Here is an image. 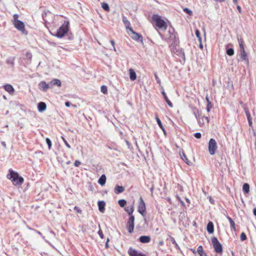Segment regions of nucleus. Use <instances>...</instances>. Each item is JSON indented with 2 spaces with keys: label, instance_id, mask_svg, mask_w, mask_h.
I'll return each mask as SVG.
<instances>
[{
  "label": "nucleus",
  "instance_id": "obj_1",
  "mask_svg": "<svg viewBox=\"0 0 256 256\" xmlns=\"http://www.w3.org/2000/svg\"><path fill=\"white\" fill-rule=\"evenodd\" d=\"M152 20L158 28L164 30H166L167 24L166 22L162 18L161 16L158 14H154L152 16Z\"/></svg>",
  "mask_w": 256,
  "mask_h": 256
},
{
  "label": "nucleus",
  "instance_id": "obj_2",
  "mask_svg": "<svg viewBox=\"0 0 256 256\" xmlns=\"http://www.w3.org/2000/svg\"><path fill=\"white\" fill-rule=\"evenodd\" d=\"M10 179H11L15 185H21L24 182V178L19 176L18 172H14L12 170L10 169Z\"/></svg>",
  "mask_w": 256,
  "mask_h": 256
},
{
  "label": "nucleus",
  "instance_id": "obj_3",
  "mask_svg": "<svg viewBox=\"0 0 256 256\" xmlns=\"http://www.w3.org/2000/svg\"><path fill=\"white\" fill-rule=\"evenodd\" d=\"M69 22L64 21L63 24L58 30L56 36L58 38H62L68 30Z\"/></svg>",
  "mask_w": 256,
  "mask_h": 256
},
{
  "label": "nucleus",
  "instance_id": "obj_4",
  "mask_svg": "<svg viewBox=\"0 0 256 256\" xmlns=\"http://www.w3.org/2000/svg\"><path fill=\"white\" fill-rule=\"evenodd\" d=\"M212 242L216 252L217 254L222 253V246L221 244L218 240V238L216 237L212 238Z\"/></svg>",
  "mask_w": 256,
  "mask_h": 256
},
{
  "label": "nucleus",
  "instance_id": "obj_5",
  "mask_svg": "<svg viewBox=\"0 0 256 256\" xmlns=\"http://www.w3.org/2000/svg\"><path fill=\"white\" fill-rule=\"evenodd\" d=\"M208 148L210 155H214L216 153L218 146L215 140L212 138L210 140Z\"/></svg>",
  "mask_w": 256,
  "mask_h": 256
},
{
  "label": "nucleus",
  "instance_id": "obj_6",
  "mask_svg": "<svg viewBox=\"0 0 256 256\" xmlns=\"http://www.w3.org/2000/svg\"><path fill=\"white\" fill-rule=\"evenodd\" d=\"M130 31L131 32L130 36L133 40L137 42H140L142 43V42L143 38L140 34L134 32L132 28H130Z\"/></svg>",
  "mask_w": 256,
  "mask_h": 256
},
{
  "label": "nucleus",
  "instance_id": "obj_7",
  "mask_svg": "<svg viewBox=\"0 0 256 256\" xmlns=\"http://www.w3.org/2000/svg\"><path fill=\"white\" fill-rule=\"evenodd\" d=\"M134 216H130L128 220V222L127 224V230L129 233L131 234L134 232Z\"/></svg>",
  "mask_w": 256,
  "mask_h": 256
},
{
  "label": "nucleus",
  "instance_id": "obj_8",
  "mask_svg": "<svg viewBox=\"0 0 256 256\" xmlns=\"http://www.w3.org/2000/svg\"><path fill=\"white\" fill-rule=\"evenodd\" d=\"M14 27L19 31L24 33L25 31V27L24 23L21 20H16L14 22Z\"/></svg>",
  "mask_w": 256,
  "mask_h": 256
},
{
  "label": "nucleus",
  "instance_id": "obj_9",
  "mask_svg": "<svg viewBox=\"0 0 256 256\" xmlns=\"http://www.w3.org/2000/svg\"><path fill=\"white\" fill-rule=\"evenodd\" d=\"M140 202L138 204V212L142 216H144L146 212V205L145 203L142 198H140Z\"/></svg>",
  "mask_w": 256,
  "mask_h": 256
},
{
  "label": "nucleus",
  "instance_id": "obj_10",
  "mask_svg": "<svg viewBox=\"0 0 256 256\" xmlns=\"http://www.w3.org/2000/svg\"><path fill=\"white\" fill-rule=\"evenodd\" d=\"M128 254L130 256H146V255L141 252H138L137 250L130 248L128 250Z\"/></svg>",
  "mask_w": 256,
  "mask_h": 256
},
{
  "label": "nucleus",
  "instance_id": "obj_11",
  "mask_svg": "<svg viewBox=\"0 0 256 256\" xmlns=\"http://www.w3.org/2000/svg\"><path fill=\"white\" fill-rule=\"evenodd\" d=\"M168 32L170 34V38L173 40L172 44H176L178 42V38L176 37V34L174 32V29L172 28L171 30H169Z\"/></svg>",
  "mask_w": 256,
  "mask_h": 256
},
{
  "label": "nucleus",
  "instance_id": "obj_12",
  "mask_svg": "<svg viewBox=\"0 0 256 256\" xmlns=\"http://www.w3.org/2000/svg\"><path fill=\"white\" fill-rule=\"evenodd\" d=\"M40 88L43 92H46L48 89L50 88V84L46 83L44 81H42L39 83Z\"/></svg>",
  "mask_w": 256,
  "mask_h": 256
},
{
  "label": "nucleus",
  "instance_id": "obj_13",
  "mask_svg": "<svg viewBox=\"0 0 256 256\" xmlns=\"http://www.w3.org/2000/svg\"><path fill=\"white\" fill-rule=\"evenodd\" d=\"M50 88H52L54 86H56L58 87L61 86L62 83L60 80L54 78L50 82Z\"/></svg>",
  "mask_w": 256,
  "mask_h": 256
},
{
  "label": "nucleus",
  "instance_id": "obj_14",
  "mask_svg": "<svg viewBox=\"0 0 256 256\" xmlns=\"http://www.w3.org/2000/svg\"><path fill=\"white\" fill-rule=\"evenodd\" d=\"M139 241L143 244H146L150 242V237L148 236H142L138 239Z\"/></svg>",
  "mask_w": 256,
  "mask_h": 256
},
{
  "label": "nucleus",
  "instance_id": "obj_15",
  "mask_svg": "<svg viewBox=\"0 0 256 256\" xmlns=\"http://www.w3.org/2000/svg\"><path fill=\"white\" fill-rule=\"evenodd\" d=\"M38 110L40 112H44L46 108V105L44 102H40L38 104Z\"/></svg>",
  "mask_w": 256,
  "mask_h": 256
},
{
  "label": "nucleus",
  "instance_id": "obj_16",
  "mask_svg": "<svg viewBox=\"0 0 256 256\" xmlns=\"http://www.w3.org/2000/svg\"><path fill=\"white\" fill-rule=\"evenodd\" d=\"M98 205L100 212H104L105 210V202L103 200H100L98 202Z\"/></svg>",
  "mask_w": 256,
  "mask_h": 256
},
{
  "label": "nucleus",
  "instance_id": "obj_17",
  "mask_svg": "<svg viewBox=\"0 0 256 256\" xmlns=\"http://www.w3.org/2000/svg\"><path fill=\"white\" fill-rule=\"evenodd\" d=\"M4 90L10 94H12L14 92L13 86L10 84H6L4 85Z\"/></svg>",
  "mask_w": 256,
  "mask_h": 256
},
{
  "label": "nucleus",
  "instance_id": "obj_18",
  "mask_svg": "<svg viewBox=\"0 0 256 256\" xmlns=\"http://www.w3.org/2000/svg\"><path fill=\"white\" fill-rule=\"evenodd\" d=\"M162 95L163 96L166 102V103L168 104L170 107V108H172L173 107V104H172V102L169 100V99L168 98L166 92H164V89L162 88Z\"/></svg>",
  "mask_w": 256,
  "mask_h": 256
},
{
  "label": "nucleus",
  "instance_id": "obj_19",
  "mask_svg": "<svg viewBox=\"0 0 256 256\" xmlns=\"http://www.w3.org/2000/svg\"><path fill=\"white\" fill-rule=\"evenodd\" d=\"M206 230L209 234H212L214 232V226L212 222H209L207 224Z\"/></svg>",
  "mask_w": 256,
  "mask_h": 256
},
{
  "label": "nucleus",
  "instance_id": "obj_20",
  "mask_svg": "<svg viewBox=\"0 0 256 256\" xmlns=\"http://www.w3.org/2000/svg\"><path fill=\"white\" fill-rule=\"evenodd\" d=\"M124 188L122 186H120L118 185H116L114 190V192L116 194H120V193H122L124 192Z\"/></svg>",
  "mask_w": 256,
  "mask_h": 256
},
{
  "label": "nucleus",
  "instance_id": "obj_21",
  "mask_svg": "<svg viewBox=\"0 0 256 256\" xmlns=\"http://www.w3.org/2000/svg\"><path fill=\"white\" fill-rule=\"evenodd\" d=\"M106 178L105 174H103L101 176L98 180V183L102 186H104L106 182Z\"/></svg>",
  "mask_w": 256,
  "mask_h": 256
},
{
  "label": "nucleus",
  "instance_id": "obj_22",
  "mask_svg": "<svg viewBox=\"0 0 256 256\" xmlns=\"http://www.w3.org/2000/svg\"><path fill=\"white\" fill-rule=\"evenodd\" d=\"M129 72H130V78L131 80H136V75L135 71L132 69L130 68L129 70Z\"/></svg>",
  "mask_w": 256,
  "mask_h": 256
},
{
  "label": "nucleus",
  "instance_id": "obj_23",
  "mask_svg": "<svg viewBox=\"0 0 256 256\" xmlns=\"http://www.w3.org/2000/svg\"><path fill=\"white\" fill-rule=\"evenodd\" d=\"M124 210L130 216H133L132 213L134 211V206L133 204L131 205L130 207L127 206L125 208Z\"/></svg>",
  "mask_w": 256,
  "mask_h": 256
},
{
  "label": "nucleus",
  "instance_id": "obj_24",
  "mask_svg": "<svg viewBox=\"0 0 256 256\" xmlns=\"http://www.w3.org/2000/svg\"><path fill=\"white\" fill-rule=\"evenodd\" d=\"M122 22L125 25V26L126 29H128L130 30V22L127 20L125 16H122Z\"/></svg>",
  "mask_w": 256,
  "mask_h": 256
},
{
  "label": "nucleus",
  "instance_id": "obj_25",
  "mask_svg": "<svg viewBox=\"0 0 256 256\" xmlns=\"http://www.w3.org/2000/svg\"><path fill=\"white\" fill-rule=\"evenodd\" d=\"M240 57L241 60H246L247 62H248L247 54L244 50L240 51Z\"/></svg>",
  "mask_w": 256,
  "mask_h": 256
},
{
  "label": "nucleus",
  "instance_id": "obj_26",
  "mask_svg": "<svg viewBox=\"0 0 256 256\" xmlns=\"http://www.w3.org/2000/svg\"><path fill=\"white\" fill-rule=\"evenodd\" d=\"M197 252L199 254L200 256H208L206 254L204 251L202 246H200L198 248Z\"/></svg>",
  "mask_w": 256,
  "mask_h": 256
},
{
  "label": "nucleus",
  "instance_id": "obj_27",
  "mask_svg": "<svg viewBox=\"0 0 256 256\" xmlns=\"http://www.w3.org/2000/svg\"><path fill=\"white\" fill-rule=\"evenodd\" d=\"M180 155L181 158L187 164L190 166L192 164V162H190V161L188 159L186 155L185 154L184 152H182V154H180Z\"/></svg>",
  "mask_w": 256,
  "mask_h": 256
},
{
  "label": "nucleus",
  "instance_id": "obj_28",
  "mask_svg": "<svg viewBox=\"0 0 256 256\" xmlns=\"http://www.w3.org/2000/svg\"><path fill=\"white\" fill-rule=\"evenodd\" d=\"M242 190L244 193L248 194L250 192V186L248 183H244L242 186Z\"/></svg>",
  "mask_w": 256,
  "mask_h": 256
},
{
  "label": "nucleus",
  "instance_id": "obj_29",
  "mask_svg": "<svg viewBox=\"0 0 256 256\" xmlns=\"http://www.w3.org/2000/svg\"><path fill=\"white\" fill-rule=\"evenodd\" d=\"M156 121L157 122L158 124V125L160 128L162 130V131L164 132V134H166V130H165L164 127L162 126V123L161 122V120L158 118V116H156Z\"/></svg>",
  "mask_w": 256,
  "mask_h": 256
},
{
  "label": "nucleus",
  "instance_id": "obj_30",
  "mask_svg": "<svg viewBox=\"0 0 256 256\" xmlns=\"http://www.w3.org/2000/svg\"><path fill=\"white\" fill-rule=\"evenodd\" d=\"M227 218L228 220L230 223V228L234 230H236V226H235V223L234 222V221L232 220V219L230 218V216H227Z\"/></svg>",
  "mask_w": 256,
  "mask_h": 256
},
{
  "label": "nucleus",
  "instance_id": "obj_31",
  "mask_svg": "<svg viewBox=\"0 0 256 256\" xmlns=\"http://www.w3.org/2000/svg\"><path fill=\"white\" fill-rule=\"evenodd\" d=\"M244 112L246 114L247 118H251L249 110L246 106H244Z\"/></svg>",
  "mask_w": 256,
  "mask_h": 256
},
{
  "label": "nucleus",
  "instance_id": "obj_32",
  "mask_svg": "<svg viewBox=\"0 0 256 256\" xmlns=\"http://www.w3.org/2000/svg\"><path fill=\"white\" fill-rule=\"evenodd\" d=\"M226 53L228 55L232 56L234 54V50L233 48H226Z\"/></svg>",
  "mask_w": 256,
  "mask_h": 256
},
{
  "label": "nucleus",
  "instance_id": "obj_33",
  "mask_svg": "<svg viewBox=\"0 0 256 256\" xmlns=\"http://www.w3.org/2000/svg\"><path fill=\"white\" fill-rule=\"evenodd\" d=\"M118 204L120 206V207H124L125 206V205L126 204V200H124V199H122V200H120L118 201Z\"/></svg>",
  "mask_w": 256,
  "mask_h": 256
},
{
  "label": "nucleus",
  "instance_id": "obj_34",
  "mask_svg": "<svg viewBox=\"0 0 256 256\" xmlns=\"http://www.w3.org/2000/svg\"><path fill=\"white\" fill-rule=\"evenodd\" d=\"M102 8L106 11L108 12L110 10V7L107 3L104 2L102 4Z\"/></svg>",
  "mask_w": 256,
  "mask_h": 256
},
{
  "label": "nucleus",
  "instance_id": "obj_35",
  "mask_svg": "<svg viewBox=\"0 0 256 256\" xmlns=\"http://www.w3.org/2000/svg\"><path fill=\"white\" fill-rule=\"evenodd\" d=\"M195 34L196 35V38H198V42H201V41L202 40V38L200 36V32L198 30H196Z\"/></svg>",
  "mask_w": 256,
  "mask_h": 256
},
{
  "label": "nucleus",
  "instance_id": "obj_36",
  "mask_svg": "<svg viewBox=\"0 0 256 256\" xmlns=\"http://www.w3.org/2000/svg\"><path fill=\"white\" fill-rule=\"evenodd\" d=\"M14 58H10L8 59L6 62L8 64H11V65L13 66L14 64Z\"/></svg>",
  "mask_w": 256,
  "mask_h": 256
},
{
  "label": "nucleus",
  "instance_id": "obj_37",
  "mask_svg": "<svg viewBox=\"0 0 256 256\" xmlns=\"http://www.w3.org/2000/svg\"><path fill=\"white\" fill-rule=\"evenodd\" d=\"M100 90H101V92L104 94H106L107 93V92H108V88H107V86H101V88H100Z\"/></svg>",
  "mask_w": 256,
  "mask_h": 256
},
{
  "label": "nucleus",
  "instance_id": "obj_38",
  "mask_svg": "<svg viewBox=\"0 0 256 256\" xmlns=\"http://www.w3.org/2000/svg\"><path fill=\"white\" fill-rule=\"evenodd\" d=\"M46 144L48 146V148L50 149L52 146V142H51L49 138H47L46 140Z\"/></svg>",
  "mask_w": 256,
  "mask_h": 256
},
{
  "label": "nucleus",
  "instance_id": "obj_39",
  "mask_svg": "<svg viewBox=\"0 0 256 256\" xmlns=\"http://www.w3.org/2000/svg\"><path fill=\"white\" fill-rule=\"evenodd\" d=\"M183 10L184 12L188 14L190 16H191L192 14V11L188 8H184Z\"/></svg>",
  "mask_w": 256,
  "mask_h": 256
},
{
  "label": "nucleus",
  "instance_id": "obj_40",
  "mask_svg": "<svg viewBox=\"0 0 256 256\" xmlns=\"http://www.w3.org/2000/svg\"><path fill=\"white\" fill-rule=\"evenodd\" d=\"M195 118H196L198 122H200V112L198 111V112H194L192 113Z\"/></svg>",
  "mask_w": 256,
  "mask_h": 256
},
{
  "label": "nucleus",
  "instance_id": "obj_41",
  "mask_svg": "<svg viewBox=\"0 0 256 256\" xmlns=\"http://www.w3.org/2000/svg\"><path fill=\"white\" fill-rule=\"evenodd\" d=\"M240 238L242 241H244L246 239V236L244 232H242L240 234Z\"/></svg>",
  "mask_w": 256,
  "mask_h": 256
},
{
  "label": "nucleus",
  "instance_id": "obj_42",
  "mask_svg": "<svg viewBox=\"0 0 256 256\" xmlns=\"http://www.w3.org/2000/svg\"><path fill=\"white\" fill-rule=\"evenodd\" d=\"M212 103L207 104L206 110L208 112H210V109L212 108Z\"/></svg>",
  "mask_w": 256,
  "mask_h": 256
},
{
  "label": "nucleus",
  "instance_id": "obj_43",
  "mask_svg": "<svg viewBox=\"0 0 256 256\" xmlns=\"http://www.w3.org/2000/svg\"><path fill=\"white\" fill-rule=\"evenodd\" d=\"M170 240H171L172 242L174 244V246L176 248H178V246L174 238L171 237Z\"/></svg>",
  "mask_w": 256,
  "mask_h": 256
},
{
  "label": "nucleus",
  "instance_id": "obj_44",
  "mask_svg": "<svg viewBox=\"0 0 256 256\" xmlns=\"http://www.w3.org/2000/svg\"><path fill=\"white\" fill-rule=\"evenodd\" d=\"M154 75V77H155V78H156V80L157 83L160 84V78H158V75L156 73H155Z\"/></svg>",
  "mask_w": 256,
  "mask_h": 256
},
{
  "label": "nucleus",
  "instance_id": "obj_45",
  "mask_svg": "<svg viewBox=\"0 0 256 256\" xmlns=\"http://www.w3.org/2000/svg\"><path fill=\"white\" fill-rule=\"evenodd\" d=\"M194 136H195V138H196L198 139H199L200 138H201L202 137V134L200 133V132H196L194 134Z\"/></svg>",
  "mask_w": 256,
  "mask_h": 256
},
{
  "label": "nucleus",
  "instance_id": "obj_46",
  "mask_svg": "<svg viewBox=\"0 0 256 256\" xmlns=\"http://www.w3.org/2000/svg\"><path fill=\"white\" fill-rule=\"evenodd\" d=\"M64 142L66 146L68 148H70V144H68V142H67V141L64 138V137H62Z\"/></svg>",
  "mask_w": 256,
  "mask_h": 256
},
{
  "label": "nucleus",
  "instance_id": "obj_47",
  "mask_svg": "<svg viewBox=\"0 0 256 256\" xmlns=\"http://www.w3.org/2000/svg\"><path fill=\"white\" fill-rule=\"evenodd\" d=\"M98 234L99 235V236L102 238H103L104 237V234H103V232H102V230H100L98 231Z\"/></svg>",
  "mask_w": 256,
  "mask_h": 256
},
{
  "label": "nucleus",
  "instance_id": "obj_48",
  "mask_svg": "<svg viewBox=\"0 0 256 256\" xmlns=\"http://www.w3.org/2000/svg\"><path fill=\"white\" fill-rule=\"evenodd\" d=\"M19 17V16L18 14H14L13 16V18H14V22H16V20H18V18Z\"/></svg>",
  "mask_w": 256,
  "mask_h": 256
},
{
  "label": "nucleus",
  "instance_id": "obj_49",
  "mask_svg": "<svg viewBox=\"0 0 256 256\" xmlns=\"http://www.w3.org/2000/svg\"><path fill=\"white\" fill-rule=\"evenodd\" d=\"M240 51H242V50H244V44H243L242 42L240 43Z\"/></svg>",
  "mask_w": 256,
  "mask_h": 256
},
{
  "label": "nucleus",
  "instance_id": "obj_50",
  "mask_svg": "<svg viewBox=\"0 0 256 256\" xmlns=\"http://www.w3.org/2000/svg\"><path fill=\"white\" fill-rule=\"evenodd\" d=\"M192 113H194V112H198V111H199V110L196 106H194V107L192 108Z\"/></svg>",
  "mask_w": 256,
  "mask_h": 256
},
{
  "label": "nucleus",
  "instance_id": "obj_51",
  "mask_svg": "<svg viewBox=\"0 0 256 256\" xmlns=\"http://www.w3.org/2000/svg\"><path fill=\"white\" fill-rule=\"evenodd\" d=\"M110 42L112 45L113 46L114 50V51H116V49L115 46H114V40H110Z\"/></svg>",
  "mask_w": 256,
  "mask_h": 256
},
{
  "label": "nucleus",
  "instance_id": "obj_52",
  "mask_svg": "<svg viewBox=\"0 0 256 256\" xmlns=\"http://www.w3.org/2000/svg\"><path fill=\"white\" fill-rule=\"evenodd\" d=\"M80 165V161L79 160H76L74 162V166H78Z\"/></svg>",
  "mask_w": 256,
  "mask_h": 256
},
{
  "label": "nucleus",
  "instance_id": "obj_53",
  "mask_svg": "<svg viewBox=\"0 0 256 256\" xmlns=\"http://www.w3.org/2000/svg\"><path fill=\"white\" fill-rule=\"evenodd\" d=\"M32 56V55L30 52H28L26 53V57L30 59Z\"/></svg>",
  "mask_w": 256,
  "mask_h": 256
},
{
  "label": "nucleus",
  "instance_id": "obj_54",
  "mask_svg": "<svg viewBox=\"0 0 256 256\" xmlns=\"http://www.w3.org/2000/svg\"><path fill=\"white\" fill-rule=\"evenodd\" d=\"M247 119H248V124H249L250 126H251L252 125V120L251 118H248Z\"/></svg>",
  "mask_w": 256,
  "mask_h": 256
},
{
  "label": "nucleus",
  "instance_id": "obj_55",
  "mask_svg": "<svg viewBox=\"0 0 256 256\" xmlns=\"http://www.w3.org/2000/svg\"><path fill=\"white\" fill-rule=\"evenodd\" d=\"M236 8H237V10H238V12L240 13H241L242 12V9H241V8L240 6L238 5L236 6Z\"/></svg>",
  "mask_w": 256,
  "mask_h": 256
},
{
  "label": "nucleus",
  "instance_id": "obj_56",
  "mask_svg": "<svg viewBox=\"0 0 256 256\" xmlns=\"http://www.w3.org/2000/svg\"><path fill=\"white\" fill-rule=\"evenodd\" d=\"M70 102H65V106H66V107H69L70 105Z\"/></svg>",
  "mask_w": 256,
  "mask_h": 256
},
{
  "label": "nucleus",
  "instance_id": "obj_57",
  "mask_svg": "<svg viewBox=\"0 0 256 256\" xmlns=\"http://www.w3.org/2000/svg\"><path fill=\"white\" fill-rule=\"evenodd\" d=\"M2 146H4V148H6V143L4 142H2Z\"/></svg>",
  "mask_w": 256,
  "mask_h": 256
},
{
  "label": "nucleus",
  "instance_id": "obj_58",
  "mask_svg": "<svg viewBox=\"0 0 256 256\" xmlns=\"http://www.w3.org/2000/svg\"><path fill=\"white\" fill-rule=\"evenodd\" d=\"M206 99L207 104L211 103V102H210L209 98L208 97V96H206Z\"/></svg>",
  "mask_w": 256,
  "mask_h": 256
},
{
  "label": "nucleus",
  "instance_id": "obj_59",
  "mask_svg": "<svg viewBox=\"0 0 256 256\" xmlns=\"http://www.w3.org/2000/svg\"><path fill=\"white\" fill-rule=\"evenodd\" d=\"M199 47L200 49H202L203 48V45L202 44V42H200V45H199Z\"/></svg>",
  "mask_w": 256,
  "mask_h": 256
},
{
  "label": "nucleus",
  "instance_id": "obj_60",
  "mask_svg": "<svg viewBox=\"0 0 256 256\" xmlns=\"http://www.w3.org/2000/svg\"><path fill=\"white\" fill-rule=\"evenodd\" d=\"M177 198H178V199L180 200V203H181L182 204H184V202H183L182 200H180V197H179L178 196H177Z\"/></svg>",
  "mask_w": 256,
  "mask_h": 256
},
{
  "label": "nucleus",
  "instance_id": "obj_61",
  "mask_svg": "<svg viewBox=\"0 0 256 256\" xmlns=\"http://www.w3.org/2000/svg\"><path fill=\"white\" fill-rule=\"evenodd\" d=\"M253 214H254V216H256V208H254Z\"/></svg>",
  "mask_w": 256,
  "mask_h": 256
},
{
  "label": "nucleus",
  "instance_id": "obj_62",
  "mask_svg": "<svg viewBox=\"0 0 256 256\" xmlns=\"http://www.w3.org/2000/svg\"><path fill=\"white\" fill-rule=\"evenodd\" d=\"M210 201L212 204H213L214 202V200H212V197H210Z\"/></svg>",
  "mask_w": 256,
  "mask_h": 256
},
{
  "label": "nucleus",
  "instance_id": "obj_63",
  "mask_svg": "<svg viewBox=\"0 0 256 256\" xmlns=\"http://www.w3.org/2000/svg\"><path fill=\"white\" fill-rule=\"evenodd\" d=\"M203 118L206 120L208 122H209V118L208 116H204Z\"/></svg>",
  "mask_w": 256,
  "mask_h": 256
},
{
  "label": "nucleus",
  "instance_id": "obj_64",
  "mask_svg": "<svg viewBox=\"0 0 256 256\" xmlns=\"http://www.w3.org/2000/svg\"><path fill=\"white\" fill-rule=\"evenodd\" d=\"M74 209L77 210L78 212H80V210H79L78 207L75 206Z\"/></svg>",
  "mask_w": 256,
  "mask_h": 256
}]
</instances>
